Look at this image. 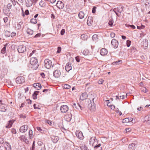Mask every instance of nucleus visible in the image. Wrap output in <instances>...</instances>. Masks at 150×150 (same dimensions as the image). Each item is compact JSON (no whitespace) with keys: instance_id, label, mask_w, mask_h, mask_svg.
<instances>
[{"instance_id":"obj_1","label":"nucleus","mask_w":150,"mask_h":150,"mask_svg":"<svg viewBox=\"0 0 150 150\" xmlns=\"http://www.w3.org/2000/svg\"><path fill=\"white\" fill-rule=\"evenodd\" d=\"M90 145L93 146L96 150H103L102 147L101 146L100 144H98L97 140L94 137H92L89 140Z\"/></svg>"},{"instance_id":"obj_2","label":"nucleus","mask_w":150,"mask_h":150,"mask_svg":"<svg viewBox=\"0 0 150 150\" xmlns=\"http://www.w3.org/2000/svg\"><path fill=\"white\" fill-rule=\"evenodd\" d=\"M94 98L92 99V100L88 99L87 107L91 111H93L95 108V104L94 103Z\"/></svg>"},{"instance_id":"obj_3","label":"nucleus","mask_w":150,"mask_h":150,"mask_svg":"<svg viewBox=\"0 0 150 150\" xmlns=\"http://www.w3.org/2000/svg\"><path fill=\"white\" fill-rule=\"evenodd\" d=\"M30 63L33 67H34V69H36L38 67L39 64L38 63V61L35 58H32L30 59Z\"/></svg>"},{"instance_id":"obj_4","label":"nucleus","mask_w":150,"mask_h":150,"mask_svg":"<svg viewBox=\"0 0 150 150\" xmlns=\"http://www.w3.org/2000/svg\"><path fill=\"white\" fill-rule=\"evenodd\" d=\"M44 64L45 67L47 69H49L52 66L53 67L52 61L48 59H46L45 60Z\"/></svg>"},{"instance_id":"obj_5","label":"nucleus","mask_w":150,"mask_h":150,"mask_svg":"<svg viewBox=\"0 0 150 150\" xmlns=\"http://www.w3.org/2000/svg\"><path fill=\"white\" fill-rule=\"evenodd\" d=\"M25 77L23 76H18L16 79V82L18 84H20L25 82Z\"/></svg>"},{"instance_id":"obj_6","label":"nucleus","mask_w":150,"mask_h":150,"mask_svg":"<svg viewBox=\"0 0 150 150\" xmlns=\"http://www.w3.org/2000/svg\"><path fill=\"white\" fill-rule=\"evenodd\" d=\"M18 51L20 53H23L26 51V47L24 45H20L19 46L18 48Z\"/></svg>"},{"instance_id":"obj_7","label":"nucleus","mask_w":150,"mask_h":150,"mask_svg":"<svg viewBox=\"0 0 150 150\" xmlns=\"http://www.w3.org/2000/svg\"><path fill=\"white\" fill-rule=\"evenodd\" d=\"M1 105H0V111L3 112H5L6 111L8 107L6 105L2 103V100H0Z\"/></svg>"},{"instance_id":"obj_8","label":"nucleus","mask_w":150,"mask_h":150,"mask_svg":"<svg viewBox=\"0 0 150 150\" xmlns=\"http://www.w3.org/2000/svg\"><path fill=\"white\" fill-rule=\"evenodd\" d=\"M69 110V108L67 105H62L60 107V110L62 113L66 112Z\"/></svg>"},{"instance_id":"obj_9","label":"nucleus","mask_w":150,"mask_h":150,"mask_svg":"<svg viewBox=\"0 0 150 150\" xmlns=\"http://www.w3.org/2000/svg\"><path fill=\"white\" fill-rule=\"evenodd\" d=\"M111 44L115 48H117L118 46V42L116 39H113L111 41Z\"/></svg>"},{"instance_id":"obj_10","label":"nucleus","mask_w":150,"mask_h":150,"mask_svg":"<svg viewBox=\"0 0 150 150\" xmlns=\"http://www.w3.org/2000/svg\"><path fill=\"white\" fill-rule=\"evenodd\" d=\"M61 72L59 70H56L53 72V74L55 78L59 77L61 75Z\"/></svg>"},{"instance_id":"obj_11","label":"nucleus","mask_w":150,"mask_h":150,"mask_svg":"<svg viewBox=\"0 0 150 150\" xmlns=\"http://www.w3.org/2000/svg\"><path fill=\"white\" fill-rule=\"evenodd\" d=\"M73 107L76 108L77 109H80L81 110H82L83 109V107H82L79 103L76 104L75 103H73Z\"/></svg>"},{"instance_id":"obj_12","label":"nucleus","mask_w":150,"mask_h":150,"mask_svg":"<svg viewBox=\"0 0 150 150\" xmlns=\"http://www.w3.org/2000/svg\"><path fill=\"white\" fill-rule=\"evenodd\" d=\"M56 6L59 9H61L63 8L64 4L62 1H59L57 2Z\"/></svg>"},{"instance_id":"obj_13","label":"nucleus","mask_w":150,"mask_h":150,"mask_svg":"<svg viewBox=\"0 0 150 150\" xmlns=\"http://www.w3.org/2000/svg\"><path fill=\"white\" fill-rule=\"evenodd\" d=\"M76 137L79 139H82L83 137L82 133L81 131H76Z\"/></svg>"},{"instance_id":"obj_14","label":"nucleus","mask_w":150,"mask_h":150,"mask_svg":"<svg viewBox=\"0 0 150 150\" xmlns=\"http://www.w3.org/2000/svg\"><path fill=\"white\" fill-rule=\"evenodd\" d=\"M28 129V127L27 125L21 126L19 129L20 131L22 133L25 132Z\"/></svg>"},{"instance_id":"obj_15","label":"nucleus","mask_w":150,"mask_h":150,"mask_svg":"<svg viewBox=\"0 0 150 150\" xmlns=\"http://www.w3.org/2000/svg\"><path fill=\"white\" fill-rule=\"evenodd\" d=\"M108 52V51L104 48L102 49L100 51V54L102 56H103L106 55Z\"/></svg>"},{"instance_id":"obj_16","label":"nucleus","mask_w":150,"mask_h":150,"mask_svg":"<svg viewBox=\"0 0 150 150\" xmlns=\"http://www.w3.org/2000/svg\"><path fill=\"white\" fill-rule=\"evenodd\" d=\"M65 69L66 71L69 72L72 69L71 64L69 63H67L66 65Z\"/></svg>"},{"instance_id":"obj_17","label":"nucleus","mask_w":150,"mask_h":150,"mask_svg":"<svg viewBox=\"0 0 150 150\" xmlns=\"http://www.w3.org/2000/svg\"><path fill=\"white\" fill-rule=\"evenodd\" d=\"M15 121V120H13L9 121H8V123L6 126V127L7 128H9L11 127Z\"/></svg>"},{"instance_id":"obj_18","label":"nucleus","mask_w":150,"mask_h":150,"mask_svg":"<svg viewBox=\"0 0 150 150\" xmlns=\"http://www.w3.org/2000/svg\"><path fill=\"white\" fill-rule=\"evenodd\" d=\"M52 141L54 143H56L59 140V138L58 137L52 136L51 137Z\"/></svg>"},{"instance_id":"obj_19","label":"nucleus","mask_w":150,"mask_h":150,"mask_svg":"<svg viewBox=\"0 0 150 150\" xmlns=\"http://www.w3.org/2000/svg\"><path fill=\"white\" fill-rule=\"evenodd\" d=\"M79 146L82 150H88V148L84 143H82L80 144Z\"/></svg>"},{"instance_id":"obj_20","label":"nucleus","mask_w":150,"mask_h":150,"mask_svg":"<svg viewBox=\"0 0 150 150\" xmlns=\"http://www.w3.org/2000/svg\"><path fill=\"white\" fill-rule=\"evenodd\" d=\"M87 94L86 93H82L81 95L80 99L82 100H83L86 99L87 97Z\"/></svg>"},{"instance_id":"obj_21","label":"nucleus","mask_w":150,"mask_h":150,"mask_svg":"<svg viewBox=\"0 0 150 150\" xmlns=\"http://www.w3.org/2000/svg\"><path fill=\"white\" fill-rule=\"evenodd\" d=\"M25 5L27 7H31L33 5L32 0H27L25 2Z\"/></svg>"},{"instance_id":"obj_22","label":"nucleus","mask_w":150,"mask_h":150,"mask_svg":"<svg viewBox=\"0 0 150 150\" xmlns=\"http://www.w3.org/2000/svg\"><path fill=\"white\" fill-rule=\"evenodd\" d=\"M6 144L5 147L6 150H11V146L10 144L7 142H5L4 144Z\"/></svg>"},{"instance_id":"obj_23","label":"nucleus","mask_w":150,"mask_h":150,"mask_svg":"<svg viewBox=\"0 0 150 150\" xmlns=\"http://www.w3.org/2000/svg\"><path fill=\"white\" fill-rule=\"evenodd\" d=\"M33 86L38 90H40L41 88V84L39 83H34L33 84Z\"/></svg>"},{"instance_id":"obj_24","label":"nucleus","mask_w":150,"mask_h":150,"mask_svg":"<svg viewBox=\"0 0 150 150\" xmlns=\"http://www.w3.org/2000/svg\"><path fill=\"white\" fill-rule=\"evenodd\" d=\"M72 115L71 114H68L65 115V118L67 121L69 122L71 119Z\"/></svg>"},{"instance_id":"obj_25","label":"nucleus","mask_w":150,"mask_h":150,"mask_svg":"<svg viewBox=\"0 0 150 150\" xmlns=\"http://www.w3.org/2000/svg\"><path fill=\"white\" fill-rule=\"evenodd\" d=\"M124 7L123 6H120L116 8H115V9L118 12L121 13L123 11Z\"/></svg>"},{"instance_id":"obj_26","label":"nucleus","mask_w":150,"mask_h":150,"mask_svg":"<svg viewBox=\"0 0 150 150\" xmlns=\"http://www.w3.org/2000/svg\"><path fill=\"white\" fill-rule=\"evenodd\" d=\"M92 17L91 16L88 17L87 21V24L88 25L90 26L92 24Z\"/></svg>"},{"instance_id":"obj_27","label":"nucleus","mask_w":150,"mask_h":150,"mask_svg":"<svg viewBox=\"0 0 150 150\" xmlns=\"http://www.w3.org/2000/svg\"><path fill=\"white\" fill-rule=\"evenodd\" d=\"M20 138L21 140L27 143L28 142V141L27 139L23 135L21 136Z\"/></svg>"},{"instance_id":"obj_28","label":"nucleus","mask_w":150,"mask_h":150,"mask_svg":"<svg viewBox=\"0 0 150 150\" xmlns=\"http://www.w3.org/2000/svg\"><path fill=\"white\" fill-rule=\"evenodd\" d=\"M39 92V91H35L33 93L32 95V97L34 99H36L37 98V96Z\"/></svg>"},{"instance_id":"obj_29","label":"nucleus","mask_w":150,"mask_h":150,"mask_svg":"<svg viewBox=\"0 0 150 150\" xmlns=\"http://www.w3.org/2000/svg\"><path fill=\"white\" fill-rule=\"evenodd\" d=\"M78 16L80 19L83 18L84 16V12L82 11H80L79 14Z\"/></svg>"},{"instance_id":"obj_30","label":"nucleus","mask_w":150,"mask_h":150,"mask_svg":"<svg viewBox=\"0 0 150 150\" xmlns=\"http://www.w3.org/2000/svg\"><path fill=\"white\" fill-rule=\"evenodd\" d=\"M145 119V122L148 124L150 125V115L148 117H146Z\"/></svg>"},{"instance_id":"obj_31","label":"nucleus","mask_w":150,"mask_h":150,"mask_svg":"<svg viewBox=\"0 0 150 150\" xmlns=\"http://www.w3.org/2000/svg\"><path fill=\"white\" fill-rule=\"evenodd\" d=\"M135 144L134 143H132L129 145V148L131 150L134 149L135 148Z\"/></svg>"},{"instance_id":"obj_32","label":"nucleus","mask_w":150,"mask_h":150,"mask_svg":"<svg viewBox=\"0 0 150 150\" xmlns=\"http://www.w3.org/2000/svg\"><path fill=\"white\" fill-rule=\"evenodd\" d=\"M12 5L11 4H8L7 5V7L8 9L7 10L8 12L6 13V14H8L10 13V11L9 9L11 8Z\"/></svg>"},{"instance_id":"obj_33","label":"nucleus","mask_w":150,"mask_h":150,"mask_svg":"<svg viewBox=\"0 0 150 150\" xmlns=\"http://www.w3.org/2000/svg\"><path fill=\"white\" fill-rule=\"evenodd\" d=\"M7 45V43L5 45H4V47L2 48L1 51V52L2 53L4 54L6 52V47Z\"/></svg>"},{"instance_id":"obj_34","label":"nucleus","mask_w":150,"mask_h":150,"mask_svg":"<svg viewBox=\"0 0 150 150\" xmlns=\"http://www.w3.org/2000/svg\"><path fill=\"white\" fill-rule=\"evenodd\" d=\"M27 33L28 35H32L33 34V31L30 28H28L27 30Z\"/></svg>"},{"instance_id":"obj_35","label":"nucleus","mask_w":150,"mask_h":150,"mask_svg":"<svg viewBox=\"0 0 150 150\" xmlns=\"http://www.w3.org/2000/svg\"><path fill=\"white\" fill-rule=\"evenodd\" d=\"M143 45L144 47H147L148 45V40H145L143 42Z\"/></svg>"},{"instance_id":"obj_36","label":"nucleus","mask_w":150,"mask_h":150,"mask_svg":"<svg viewBox=\"0 0 150 150\" xmlns=\"http://www.w3.org/2000/svg\"><path fill=\"white\" fill-rule=\"evenodd\" d=\"M66 8H67L66 11L67 12H69L71 10V6L70 5H67L66 6Z\"/></svg>"},{"instance_id":"obj_37","label":"nucleus","mask_w":150,"mask_h":150,"mask_svg":"<svg viewBox=\"0 0 150 150\" xmlns=\"http://www.w3.org/2000/svg\"><path fill=\"white\" fill-rule=\"evenodd\" d=\"M92 40L95 41L97 40L98 39V35L96 34L92 36Z\"/></svg>"},{"instance_id":"obj_38","label":"nucleus","mask_w":150,"mask_h":150,"mask_svg":"<svg viewBox=\"0 0 150 150\" xmlns=\"http://www.w3.org/2000/svg\"><path fill=\"white\" fill-rule=\"evenodd\" d=\"M5 35L7 37H9L11 36V33L8 31H6L5 32Z\"/></svg>"},{"instance_id":"obj_39","label":"nucleus","mask_w":150,"mask_h":150,"mask_svg":"<svg viewBox=\"0 0 150 150\" xmlns=\"http://www.w3.org/2000/svg\"><path fill=\"white\" fill-rule=\"evenodd\" d=\"M30 22L31 23L36 24L37 23V20L35 18H32L30 19Z\"/></svg>"},{"instance_id":"obj_40","label":"nucleus","mask_w":150,"mask_h":150,"mask_svg":"<svg viewBox=\"0 0 150 150\" xmlns=\"http://www.w3.org/2000/svg\"><path fill=\"white\" fill-rule=\"evenodd\" d=\"M122 63V61L121 60H118L117 61L115 62H113V64H121Z\"/></svg>"},{"instance_id":"obj_41","label":"nucleus","mask_w":150,"mask_h":150,"mask_svg":"<svg viewBox=\"0 0 150 150\" xmlns=\"http://www.w3.org/2000/svg\"><path fill=\"white\" fill-rule=\"evenodd\" d=\"M29 138L31 139L32 137L33 131L31 130H30L29 131Z\"/></svg>"},{"instance_id":"obj_42","label":"nucleus","mask_w":150,"mask_h":150,"mask_svg":"<svg viewBox=\"0 0 150 150\" xmlns=\"http://www.w3.org/2000/svg\"><path fill=\"white\" fill-rule=\"evenodd\" d=\"M130 121L128 118H127L125 119H124L123 120V122L125 123V122H128Z\"/></svg>"},{"instance_id":"obj_43","label":"nucleus","mask_w":150,"mask_h":150,"mask_svg":"<svg viewBox=\"0 0 150 150\" xmlns=\"http://www.w3.org/2000/svg\"><path fill=\"white\" fill-rule=\"evenodd\" d=\"M142 91L144 93H146L148 91V90L145 87L142 88Z\"/></svg>"},{"instance_id":"obj_44","label":"nucleus","mask_w":150,"mask_h":150,"mask_svg":"<svg viewBox=\"0 0 150 150\" xmlns=\"http://www.w3.org/2000/svg\"><path fill=\"white\" fill-rule=\"evenodd\" d=\"M71 87L68 84L65 85L64 86V88L66 89H69Z\"/></svg>"},{"instance_id":"obj_45","label":"nucleus","mask_w":150,"mask_h":150,"mask_svg":"<svg viewBox=\"0 0 150 150\" xmlns=\"http://www.w3.org/2000/svg\"><path fill=\"white\" fill-rule=\"evenodd\" d=\"M131 42L129 40H127V47H129L131 44Z\"/></svg>"},{"instance_id":"obj_46","label":"nucleus","mask_w":150,"mask_h":150,"mask_svg":"<svg viewBox=\"0 0 150 150\" xmlns=\"http://www.w3.org/2000/svg\"><path fill=\"white\" fill-rule=\"evenodd\" d=\"M107 105L108 106H109L111 108V109H113V110L115 109V106L114 105H109L108 103L107 104Z\"/></svg>"},{"instance_id":"obj_47","label":"nucleus","mask_w":150,"mask_h":150,"mask_svg":"<svg viewBox=\"0 0 150 150\" xmlns=\"http://www.w3.org/2000/svg\"><path fill=\"white\" fill-rule=\"evenodd\" d=\"M116 112L117 113H119V114L120 115H122V112L119 110L118 108L116 109Z\"/></svg>"},{"instance_id":"obj_48","label":"nucleus","mask_w":150,"mask_h":150,"mask_svg":"<svg viewBox=\"0 0 150 150\" xmlns=\"http://www.w3.org/2000/svg\"><path fill=\"white\" fill-rule=\"evenodd\" d=\"M4 140L3 138H0V144L4 143Z\"/></svg>"},{"instance_id":"obj_49","label":"nucleus","mask_w":150,"mask_h":150,"mask_svg":"<svg viewBox=\"0 0 150 150\" xmlns=\"http://www.w3.org/2000/svg\"><path fill=\"white\" fill-rule=\"evenodd\" d=\"M9 60L10 61L13 62L14 60L13 57L12 56H9Z\"/></svg>"},{"instance_id":"obj_50","label":"nucleus","mask_w":150,"mask_h":150,"mask_svg":"<svg viewBox=\"0 0 150 150\" xmlns=\"http://www.w3.org/2000/svg\"><path fill=\"white\" fill-rule=\"evenodd\" d=\"M61 50V48L60 47H57V53H59L60 52Z\"/></svg>"},{"instance_id":"obj_51","label":"nucleus","mask_w":150,"mask_h":150,"mask_svg":"<svg viewBox=\"0 0 150 150\" xmlns=\"http://www.w3.org/2000/svg\"><path fill=\"white\" fill-rule=\"evenodd\" d=\"M96 6H94L92 9V13H94L96 12Z\"/></svg>"},{"instance_id":"obj_52","label":"nucleus","mask_w":150,"mask_h":150,"mask_svg":"<svg viewBox=\"0 0 150 150\" xmlns=\"http://www.w3.org/2000/svg\"><path fill=\"white\" fill-rule=\"evenodd\" d=\"M87 36L86 35H82L81 36V38L82 39H85V38H86Z\"/></svg>"},{"instance_id":"obj_53","label":"nucleus","mask_w":150,"mask_h":150,"mask_svg":"<svg viewBox=\"0 0 150 150\" xmlns=\"http://www.w3.org/2000/svg\"><path fill=\"white\" fill-rule=\"evenodd\" d=\"M11 132L14 134H16V130L14 128H12L11 130Z\"/></svg>"},{"instance_id":"obj_54","label":"nucleus","mask_w":150,"mask_h":150,"mask_svg":"<svg viewBox=\"0 0 150 150\" xmlns=\"http://www.w3.org/2000/svg\"><path fill=\"white\" fill-rule=\"evenodd\" d=\"M75 59L76 60L77 62H79L80 61V59L79 58V57L78 56H77V57H75Z\"/></svg>"},{"instance_id":"obj_55","label":"nucleus","mask_w":150,"mask_h":150,"mask_svg":"<svg viewBox=\"0 0 150 150\" xmlns=\"http://www.w3.org/2000/svg\"><path fill=\"white\" fill-rule=\"evenodd\" d=\"M41 35V34L40 33H38L34 37L35 38H37L39 37Z\"/></svg>"},{"instance_id":"obj_56","label":"nucleus","mask_w":150,"mask_h":150,"mask_svg":"<svg viewBox=\"0 0 150 150\" xmlns=\"http://www.w3.org/2000/svg\"><path fill=\"white\" fill-rule=\"evenodd\" d=\"M110 36L112 38H114L115 36V34L114 33L112 32L111 33Z\"/></svg>"},{"instance_id":"obj_57","label":"nucleus","mask_w":150,"mask_h":150,"mask_svg":"<svg viewBox=\"0 0 150 150\" xmlns=\"http://www.w3.org/2000/svg\"><path fill=\"white\" fill-rule=\"evenodd\" d=\"M65 31V30L64 29H62L60 33L61 35H63Z\"/></svg>"},{"instance_id":"obj_58","label":"nucleus","mask_w":150,"mask_h":150,"mask_svg":"<svg viewBox=\"0 0 150 150\" xmlns=\"http://www.w3.org/2000/svg\"><path fill=\"white\" fill-rule=\"evenodd\" d=\"M23 22H19L18 24V28H21V25L22 24Z\"/></svg>"},{"instance_id":"obj_59","label":"nucleus","mask_w":150,"mask_h":150,"mask_svg":"<svg viewBox=\"0 0 150 150\" xmlns=\"http://www.w3.org/2000/svg\"><path fill=\"white\" fill-rule=\"evenodd\" d=\"M16 35V33L15 32H12L11 33V36L12 37H14Z\"/></svg>"},{"instance_id":"obj_60","label":"nucleus","mask_w":150,"mask_h":150,"mask_svg":"<svg viewBox=\"0 0 150 150\" xmlns=\"http://www.w3.org/2000/svg\"><path fill=\"white\" fill-rule=\"evenodd\" d=\"M104 81L102 79H100L98 81V83L100 84H102Z\"/></svg>"},{"instance_id":"obj_61","label":"nucleus","mask_w":150,"mask_h":150,"mask_svg":"<svg viewBox=\"0 0 150 150\" xmlns=\"http://www.w3.org/2000/svg\"><path fill=\"white\" fill-rule=\"evenodd\" d=\"M108 24L109 25L112 26L113 24V21H110L109 22Z\"/></svg>"},{"instance_id":"obj_62","label":"nucleus","mask_w":150,"mask_h":150,"mask_svg":"<svg viewBox=\"0 0 150 150\" xmlns=\"http://www.w3.org/2000/svg\"><path fill=\"white\" fill-rule=\"evenodd\" d=\"M36 52V51L35 50H33L32 53H30V56H31L33 54L35 53Z\"/></svg>"},{"instance_id":"obj_63","label":"nucleus","mask_w":150,"mask_h":150,"mask_svg":"<svg viewBox=\"0 0 150 150\" xmlns=\"http://www.w3.org/2000/svg\"><path fill=\"white\" fill-rule=\"evenodd\" d=\"M4 20L5 23H6L8 20V18L7 17H5L4 18Z\"/></svg>"},{"instance_id":"obj_64","label":"nucleus","mask_w":150,"mask_h":150,"mask_svg":"<svg viewBox=\"0 0 150 150\" xmlns=\"http://www.w3.org/2000/svg\"><path fill=\"white\" fill-rule=\"evenodd\" d=\"M25 14L26 15H28L29 13V11L28 10H26L25 11Z\"/></svg>"}]
</instances>
